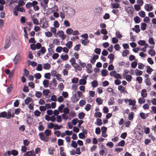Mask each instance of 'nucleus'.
Returning <instances> with one entry per match:
<instances>
[{"instance_id":"42","label":"nucleus","mask_w":156,"mask_h":156,"mask_svg":"<svg viewBox=\"0 0 156 156\" xmlns=\"http://www.w3.org/2000/svg\"><path fill=\"white\" fill-rule=\"evenodd\" d=\"M145 41L144 40H140L138 41V43L139 45L141 46H144L146 43H145Z\"/></svg>"},{"instance_id":"15","label":"nucleus","mask_w":156,"mask_h":156,"mask_svg":"<svg viewBox=\"0 0 156 156\" xmlns=\"http://www.w3.org/2000/svg\"><path fill=\"white\" fill-rule=\"evenodd\" d=\"M51 67L50 65L48 63H45L43 65V68L45 69H48Z\"/></svg>"},{"instance_id":"61","label":"nucleus","mask_w":156,"mask_h":156,"mask_svg":"<svg viewBox=\"0 0 156 156\" xmlns=\"http://www.w3.org/2000/svg\"><path fill=\"white\" fill-rule=\"evenodd\" d=\"M23 144L25 146H27L29 144L30 141L27 140H23Z\"/></svg>"},{"instance_id":"47","label":"nucleus","mask_w":156,"mask_h":156,"mask_svg":"<svg viewBox=\"0 0 156 156\" xmlns=\"http://www.w3.org/2000/svg\"><path fill=\"white\" fill-rule=\"evenodd\" d=\"M144 45V47L141 48L140 51L143 52H146V49L149 46L148 44L147 43L146 44Z\"/></svg>"},{"instance_id":"1","label":"nucleus","mask_w":156,"mask_h":156,"mask_svg":"<svg viewBox=\"0 0 156 156\" xmlns=\"http://www.w3.org/2000/svg\"><path fill=\"white\" fill-rule=\"evenodd\" d=\"M40 139L46 142L48 141V137L46 135H45L43 132H40L39 133Z\"/></svg>"},{"instance_id":"13","label":"nucleus","mask_w":156,"mask_h":156,"mask_svg":"<svg viewBox=\"0 0 156 156\" xmlns=\"http://www.w3.org/2000/svg\"><path fill=\"white\" fill-rule=\"evenodd\" d=\"M85 115V114L83 112H81L78 114V118L80 119H83Z\"/></svg>"},{"instance_id":"30","label":"nucleus","mask_w":156,"mask_h":156,"mask_svg":"<svg viewBox=\"0 0 156 156\" xmlns=\"http://www.w3.org/2000/svg\"><path fill=\"white\" fill-rule=\"evenodd\" d=\"M96 102L98 103V105L102 104L103 102V100L100 98H98L96 99Z\"/></svg>"},{"instance_id":"26","label":"nucleus","mask_w":156,"mask_h":156,"mask_svg":"<svg viewBox=\"0 0 156 156\" xmlns=\"http://www.w3.org/2000/svg\"><path fill=\"white\" fill-rule=\"evenodd\" d=\"M111 5H112V8L113 9L118 8L119 7V4L118 3H112Z\"/></svg>"},{"instance_id":"55","label":"nucleus","mask_w":156,"mask_h":156,"mask_svg":"<svg viewBox=\"0 0 156 156\" xmlns=\"http://www.w3.org/2000/svg\"><path fill=\"white\" fill-rule=\"evenodd\" d=\"M49 93V91L48 90H44L43 91V94L44 95L47 96Z\"/></svg>"},{"instance_id":"46","label":"nucleus","mask_w":156,"mask_h":156,"mask_svg":"<svg viewBox=\"0 0 156 156\" xmlns=\"http://www.w3.org/2000/svg\"><path fill=\"white\" fill-rule=\"evenodd\" d=\"M79 80L78 78L77 77H74L72 80V82L73 83H78Z\"/></svg>"},{"instance_id":"39","label":"nucleus","mask_w":156,"mask_h":156,"mask_svg":"<svg viewBox=\"0 0 156 156\" xmlns=\"http://www.w3.org/2000/svg\"><path fill=\"white\" fill-rule=\"evenodd\" d=\"M35 95L36 97L37 98H40L42 95V93L40 91H36Z\"/></svg>"},{"instance_id":"7","label":"nucleus","mask_w":156,"mask_h":156,"mask_svg":"<svg viewBox=\"0 0 156 156\" xmlns=\"http://www.w3.org/2000/svg\"><path fill=\"white\" fill-rule=\"evenodd\" d=\"M20 59V54H17L13 59V62L14 64H16Z\"/></svg>"},{"instance_id":"43","label":"nucleus","mask_w":156,"mask_h":156,"mask_svg":"<svg viewBox=\"0 0 156 156\" xmlns=\"http://www.w3.org/2000/svg\"><path fill=\"white\" fill-rule=\"evenodd\" d=\"M51 74L49 73H45L44 74V77L45 78L50 79Z\"/></svg>"},{"instance_id":"24","label":"nucleus","mask_w":156,"mask_h":156,"mask_svg":"<svg viewBox=\"0 0 156 156\" xmlns=\"http://www.w3.org/2000/svg\"><path fill=\"white\" fill-rule=\"evenodd\" d=\"M102 122L101 120L99 118H98L96 119V124L98 126H100L102 124Z\"/></svg>"},{"instance_id":"56","label":"nucleus","mask_w":156,"mask_h":156,"mask_svg":"<svg viewBox=\"0 0 156 156\" xmlns=\"http://www.w3.org/2000/svg\"><path fill=\"white\" fill-rule=\"evenodd\" d=\"M25 4V2L23 1V0H20L18 2V5L19 6H22L24 5Z\"/></svg>"},{"instance_id":"31","label":"nucleus","mask_w":156,"mask_h":156,"mask_svg":"<svg viewBox=\"0 0 156 156\" xmlns=\"http://www.w3.org/2000/svg\"><path fill=\"white\" fill-rule=\"evenodd\" d=\"M138 14L141 17L143 18L145 16V13L144 11H141L139 12Z\"/></svg>"},{"instance_id":"29","label":"nucleus","mask_w":156,"mask_h":156,"mask_svg":"<svg viewBox=\"0 0 156 156\" xmlns=\"http://www.w3.org/2000/svg\"><path fill=\"white\" fill-rule=\"evenodd\" d=\"M71 146L72 147H73L74 148H76L77 147V144L75 141L73 140L72 141Z\"/></svg>"},{"instance_id":"57","label":"nucleus","mask_w":156,"mask_h":156,"mask_svg":"<svg viewBox=\"0 0 156 156\" xmlns=\"http://www.w3.org/2000/svg\"><path fill=\"white\" fill-rule=\"evenodd\" d=\"M32 100V99L31 98L28 97L25 100V102L26 104L28 105Z\"/></svg>"},{"instance_id":"25","label":"nucleus","mask_w":156,"mask_h":156,"mask_svg":"<svg viewBox=\"0 0 156 156\" xmlns=\"http://www.w3.org/2000/svg\"><path fill=\"white\" fill-rule=\"evenodd\" d=\"M101 115L102 113L100 112H96L94 114V117L97 118H100Z\"/></svg>"},{"instance_id":"48","label":"nucleus","mask_w":156,"mask_h":156,"mask_svg":"<svg viewBox=\"0 0 156 156\" xmlns=\"http://www.w3.org/2000/svg\"><path fill=\"white\" fill-rule=\"evenodd\" d=\"M145 102V99L143 98H141L138 99V102L140 104L144 103Z\"/></svg>"},{"instance_id":"20","label":"nucleus","mask_w":156,"mask_h":156,"mask_svg":"<svg viewBox=\"0 0 156 156\" xmlns=\"http://www.w3.org/2000/svg\"><path fill=\"white\" fill-rule=\"evenodd\" d=\"M108 72L105 69H103L101 71V73L103 76H106L107 75Z\"/></svg>"},{"instance_id":"33","label":"nucleus","mask_w":156,"mask_h":156,"mask_svg":"<svg viewBox=\"0 0 156 156\" xmlns=\"http://www.w3.org/2000/svg\"><path fill=\"white\" fill-rule=\"evenodd\" d=\"M129 53V51L127 50H125L123 51L122 55L123 57H126L127 55Z\"/></svg>"},{"instance_id":"12","label":"nucleus","mask_w":156,"mask_h":156,"mask_svg":"<svg viewBox=\"0 0 156 156\" xmlns=\"http://www.w3.org/2000/svg\"><path fill=\"white\" fill-rule=\"evenodd\" d=\"M87 83V81L84 79H81L80 80L79 83L81 85H85Z\"/></svg>"},{"instance_id":"63","label":"nucleus","mask_w":156,"mask_h":156,"mask_svg":"<svg viewBox=\"0 0 156 156\" xmlns=\"http://www.w3.org/2000/svg\"><path fill=\"white\" fill-rule=\"evenodd\" d=\"M59 54L57 53H55L53 54L52 56V58L53 59H56L58 58V57H59Z\"/></svg>"},{"instance_id":"44","label":"nucleus","mask_w":156,"mask_h":156,"mask_svg":"<svg viewBox=\"0 0 156 156\" xmlns=\"http://www.w3.org/2000/svg\"><path fill=\"white\" fill-rule=\"evenodd\" d=\"M128 101L129 105H135L136 101L135 100H132L130 99L128 100Z\"/></svg>"},{"instance_id":"23","label":"nucleus","mask_w":156,"mask_h":156,"mask_svg":"<svg viewBox=\"0 0 156 156\" xmlns=\"http://www.w3.org/2000/svg\"><path fill=\"white\" fill-rule=\"evenodd\" d=\"M107 130V128L105 126H102L101 128V130L102 132L101 136H103V134H105Z\"/></svg>"},{"instance_id":"34","label":"nucleus","mask_w":156,"mask_h":156,"mask_svg":"<svg viewBox=\"0 0 156 156\" xmlns=\"http://www.w3.org/2000/svg\"><path fill=\"white\" fill-rule=\"evenodd\" d=\"M33 153H34L33 151H27L26 153L27 155V156H34L35 155V154H33Z\"/></svg>"},{"instance_id":"38","label":"nucleus","mask_w":156,"mask_h":156,"mask_svg":"<svg viewBox=\"0 0 156 156\" xmlns=\"http://www.w3.org/2000/svg\"><path fill=\"white\" fill-rule=\"evenodd\" d=\"M51 130L47 129L44 131V133L47 136H48L51 135Z\"/></svg>"},{"instance_id":"18","label":"nucleus","mask_w":156,"mask_h":156,"mask_svg":"<svg viewBox=\"0 0 156 156\" xmlns=\"http://www.w3.org/2000/svg\"><path fill=\"white\" fill-rule=\"evenodd\" d=\"M134 20L136 23H138L140 22V19L138 16H136L134 17Z\"/></svg>"},{"instance_id":"22","label":"nucleus","mask_w":156,"mask_h":156,"mask_svg":"<svg viewBox=\"0 0 156 156\" xmlns=\"http://www.w3.org/2000/svg\"><path fill=\"white\" fill-rule=\"evenodd\" d=\"M142 71L138 69L135 70L136 75L137 76H140L142 74Z\"/></svg>"},{"instance_id":"19","label":"nucleus","mask_w":156,"mask_h":156,"mask_svg":"<svg viewBox=\"0 0 156 156\" xmlns=\"http://www.w3.org/2000/svg\"><path fill=\"white\" fill-rule=\"evenodd\" d=\"M11 109H9L7 113V115L6 117V119H9L11 118V115L12 113Z\"/></svg>"},{"instance_id":"4","label":"nucleus","mask_w":156,"mask_h":156,"mask_svg":"<svg viewBox=\"0 0 156 156\" xmlns=\"http://www.w3.org/2000/svg\"><path fill=\"white\" fill-rule=\"evenodd\" d=\"M57 72L56 71L54 70L52 71L51 72L52 76L54 77L56 76L57 80L60 81V80L62 79L61 78H58V77H60V75L59 74H57Z\"/></svg>"},{"instance_id":"16","label":"nucleus","mask_w":156,"mask_h":156,"mask_svg":"<svg viewBox=\"0 0 156 156\" xmlns=\"http://www.w3.org/2000/svg\"><path fill=\"white\" fill-rule=\"evenodd\" d=\"M114 103V97H112L109 100V101L108 102V105H113Z\"/></svg>"},{"instance_id":"28","label":"nucleus","mask_w":156,"mask_h":156,"mask_svg":"<svg viewBox=\"0 0 156 156\" xmlns=\"http://www.w3.org/2000/svg\"><path fill=\"white\" fill-rule=\"evenodd\" d=\"M147 72L149 74H151V72L153 70V69L149 66H147Z\"/></svg>"},{"instance_id":"21","label":"nucleus","mask_w":156,"mask_h":156,"mask_svg":"<svg viewBox=\"0 0 156 156\" xmlns=\"http://www.w3.org/2000/svg\"><path fill=\"white\" fill-rule=\"evenodd\" d=\"M55 151V149L53 147L50 148L48 150V152L50 155H53L54 154L53 152Z\"/></svg>"},{"instance_id":"52","label":"nucleus","mask_w":156,"mask_h":156,"mask_svg":"<svg viewBox=\"0 0 156 156\" xmlns=\"http://www.w3.org/2000/svg\"><path fill=\"white\" fill-rule=\"evenodd\" d=\"M72 42L69 41L66 44V45L68 48L70 49L72 47Z\"/></svg>"},{"instance_id":"37","label":"nucleus","mask_w":156,"mask_h":156,"mask_svg":"<svg viewBox=\"0 0 156 156\" xmlns=\"http://www.w3.org/2000/svg\"><path fill=\"white\" fill-rule=\"evenodd\" d=\"M132 77L131 75H128L126 76V80L128 82H130L131 80Z\"/></svg>"},{"instance_id":"32","label":"nucleus","mask_w":156,"mask_h":156,"mask_svg":"<svg viewBox=\"0 0 156 156\" xmlns=\"http://www.w3.org/2000/svg\"><path fill=\"white\" fill-rule=\"evenodd\" d=\"M61 59L63 60H67L69 57L68 55L66 54L64 55H62L60 56Z\"/></svg>"},{"instance_id":"10","label":"nucleus","mask_w":156,"mask_h":156,"mask_svg":"<svg viewBox=\"0 0 156 156\" xmlns=\"http://www.w3.org/2000/svg\"><path fill=\"white\" fill-rule=\"evenodd\" d=\"M147 91L145 89H143L142 90L141 96L143 98H146L147 96V94L146 93Z\"/></svg>"},{"instance_id":"6","label":"nucleus","mask_w":156,"mask_h":156,"mask_svg":"<svg viewBox=\"0 0 156 156\" xmlns=\"http://www.w3.org/2000/svg\"><path fill=\"white\" fill-rule=\"evenodd\" d=\"M57 34L60 37H61L62 40L66 38V35H64V32L62 30H59L57 33Z\"/></svg>"},{"instance_id":"40","label":"nucleus","mask_w":156,"mask_h":156,"mask_svg":"<svg viewBox=\"0 0 156 156\" xmlns=\"http://www.w3.org/2000/svg\"><path fill=\"white\" fill-rule=\"evenodd\" d=\"M64 105H61L58 108V109L59 112L62 113L63 112V109L64 107Z\"/></svg>"},{"instance_id":"9","label":"nucleus","mask_w":156,"mask_h":156,"mask_svg":"<svg viewBox=\"0 0 156 156\" xmlns=\"http://www.w3.org/2000/svg\"><path fill=\"white\" fill-rule=\"evenodd\" d=\"M46 51V49L44 47H41V49L37 53V54L38 55V56L39 57L40 56L41 53L43 54L45 53Z\"/></svg>"},{"instance_id":"49","label":"nucleus","mask_w":156,"mask_h":156,"mask_svg":"<svg viewBox=\"0 0 156 156\" xmlns=\"http://www.w3.org/2000/svg\"><path fill=\"white\" fill-rule=\"evenodd\" d=\"M42 67L41 64H38L37 65V66L36 68V69L38 71H41L42 70Z\"/></svg>"},{"instance_id":"59","label":"nucleus","mask_w":156,"mask_h":156,"mask_svg":"<svg viewBox=\"0 0 156 156\" xmlns=\"http://www.w3.org/2000/svg\"><path fill=\"white\" fill-rule=\"evenodd\" d=\"M138 65V68L139 69H143L144 67V65L143 64L141 63H139Z\"/></svg>"},{"instance_id":"27","label":"nucleus","mask_w":156,"mask_h":156,"mask_svg":"<svg viewBox=\"0 0 156 156\" xmlns=\"http://www.w3.org/2000/svg\"><path fill=\"white\" fill-rule=\"evenodd\" d=\"M147 26V24L145 23H142L141 24V29L142 30H144L146 29Z\"/></svg>"},{"instance_id":"62","label":"nucleus","mask_w":156,"mask_h":156,"mask_svg":"<svg viewBox=\"0 0 156 156\" xmlns=\"http://www.w3.org/2000/svg\"><path fill=\"white\" fill-rule=\"evenodd\" d=\"M34 113V115L37 117L39 116L41 114V112L38 110H36Z\"/></svg>"},{"instance_id":"41","label":"nucleus","mask_w":156,"mask_h":156,"mask_svg":"<svg viewBox=\"0 0 156 156\" xmlns=\"http://www.w3.org/2000/svg\"><path fill=\"white\" fill-rule=\"evenodd\" d=\"M98 85V82L96 80H94L92 81V86L93 87H96Z\"/></svg>"},{"instance_id":"14","label":"nucleus","mask_w":156,"mask_h":156,"mask_svg":"<svg viewBox=\"0 0 156 156\" xmlns=\"http://www.w3.org/2000/svg\"><path fill=\"white\" fill-rule=\"evenodd\" d=\"M149 54L151 55V56H154L155 55V51L153 49H151L148 51Z\"/></svg>"},{"instance_id":"53","label":"nucleus","mask_w":156,"mask_h":156,"mask_svg":"<svg viewBox=\"0 0 156 156\" xmlns=\"http://www.w3.org/2000/svg\"><path fill=\"white\" fill-rule=\"evenodd\" d=\"M1 117L2 118H6V117H7V113L6 112L4 111L2 112L1 113Z\"/></svg>"},{"instance_id":"64","label":"nucleus","mask_w":156,"mask_h":156,"mask_svg":"<svg viewBox=\"0 0 156 156\" xmlns=\"http://www.w3.org/2000/svg\"><path fill=\"white\" fill-rule=\"evenodd\" d=\"M118 42V40L115 37H114L112 39V42L113 44L117 43Z\"/></svg>"},{"instance_id":"58","label":"nucleus","mask_w":156,"mask_h":156,"mask_svg":"<svg viewBox=\"0 0 156 156\" xmlns=\"http://www.w3.org/2000/svg\"><path fill=\"white\" fill-rule=\"evenodd\" d=\"M34 76L36 79H39L41 78V76L40 73H37L34 74Z\"/></svg>"},{"instance_id":"50","label":"nucleus","mask_w":156,"mask_h":156,"mask_svg":"<svg viewBox=\"0 0 156 156\" xmlns=\"http://www.w3.org/2000/svg\"><path fill=\"white\" fill-rule=\"evenodd\" d=\"M116 37L118 38H121L122 37V35L120 34L119 31H116L115 33Z\"/></svg>"},{"instance_id":"45","label":"nucleus","mask_w":156,"mask_h":156,"mask_svg":"<svg viewBox=\"0 0 156 156\" xmlns=\"http://www.w3.org/2000/svg\"><path fill=\"white\" fill-rule=\"evenodd\" d=\"M144 82L145 83L147 86H150V85L151 84V82L148 78H147L146 79H145Z\"/></svg>"},{"instance_id":"3","label":"nucleus","mask_w":156,"mask_h":156,"mask_svg":"<svg viewBox=\"0 0 156 156\" xmlns=\"http://www.w3.org/2000/svg\"><path fill=\"white\" fill-rule=\"evenodd\" d=\"M144 8L145 10L147 12L152 11L153 9V6L152 5L147 4H146L144 5Z\"/></svg>"},{"instance_id":"60","label":"nucleus","mask_w":156,"mask_h":156,"mask_svg":"<svg viewBox=\"0 0 156 156\" xmlns=\"http://www.w3.org/2000/svg\"><path fill=\"white\" fill-rule=\"evenodd\" d=\"M29 71L26 69H24V73L23 74V75L26 76H27L28 75H29Z\"/></svg>"},{"instance_id":"54","label":"nucleus","mask_w":156,"mask_h":156,"mask_svg":"<svg viewBox=\"0 0 156 156\" xmlns=\"http://www.w3.org/2000/svg\"><path fill=\"white\" fill-rule=\"evenodd\" d=\"M133 112H130L129 114L128 118L130 120L133 119Z\"/></svg>"},{"instance_id":"5","label":"nucleus","mask_w":156,"mask_h":156,"mask_svg":"<svg viewBox=\"0 0 156 156\" xmlns=\"http://www.w3.org/2000/svg\"><path fill=\"white\" fill-rule=\"evenodd\" d=\"M40 25L41 27L44 29H45L47 27L48 23L46 20H45L44 22H43V20L42 21V20L41 19L40 20Z\"/></svg>"},{"instance_id":"51","label":"nucleus","mask_w":156,"mask_h":156,"mask_svg":"<svg viewBox=\"0 0 156 156\" xmlns=\"http://www.w3.org/2000/svg\"><path fill=\"white\" fill-rule=\"evenodd\" d=\"M125 144V142L124 140H122L118 144V145L119 146L123 147Z\"/></svg>"},{"instance_id":"35","label":"nucleus","mask_w":156,"mask_h":156,"mask_svg":"<svg viewBox=\"0 0 156 156\" xmlns=\"http://www.w3.org/2000/svg\"><path fill=\"white\" fill-rule=\"evenodd\" d=\"M64 141L61 139H59L58 140V146H60L63 145Z\"/></svg>"},{"instance_id":"8","label":"nucleus","mask_w":156,"mask_h":156,"mask_svg":"<svg viewBox=\"0 0 156 156\" xmlns=\"http://www.w3.org/2000/svg\"><path fill=\"white\" fill-rule=\"evenodd\" d=\"M58 9L57 6L54 5V6L51 8H49L48 12L50 13H51L55 11H58Z\"/></svg>"},{"instance_id":"17","label":"nucleus","mask_w":156,"mask_h":156,"mask_svg":"<svg viewBox=\"0 0 156 156\" xmlns=\"http://www.w3.org/2000/svg\"><path fill=\"white\" fill-rule=\"evenodd\" d=\"M89 41H90L88 39H81V43L84 45H87V43H89Z\"/></svg>"},{"instance_id":"11","label":"nucleus","mask_w":156,"mask_h":156,"mask_svg":"<svg viewBox=\"0 0 156 156\" xmlns=\"http://www.w3.org/2000/svg\"><path fill=\"white\" fill-rule=\"evenodd\" d=\"M49 81L48 80H44L43 83V85L44 87H48Z\"/></svg>"},{"instance_id":"36","label":"nucleus","mask_w":156,"mask_h":156,"mask_svg":"<svg viewBox=\"0 0 156 156\" xmlns=\"http://www.w3.org/2000/svg\"><path fill=\"white\" fill-rule=\"evenodd\" d=\"M137 65V62L136 61L133 62L131 64V67L133 68H135Z\"/></svg>"},{"instance_id":"2","label":"nucleus","mask_w":156,"mask_h":156,"mask_svg":"<svg viewBox=\"0 0 156 156\" xmlns=\"http://www.w3.org/2000/svg\"><path fill=\"white\" fill-rule=\"evenodd\" d=\"M11 45L10 42V37H6L5 38V44L4 47L5 49L8 48Z\"/></svg>"}]
</instances>
